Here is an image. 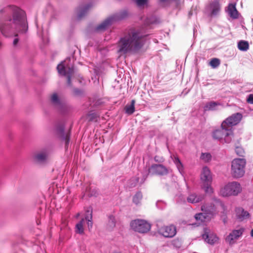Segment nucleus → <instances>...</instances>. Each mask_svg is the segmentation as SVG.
<instances>
[{
  "label": "nucleus",
  "mask_w": 253,
  "mask_h": 253,
  "mask_svg": "<svg viewBox=\"0 0 253 253\" xmlns=\"http://www.w3.org/2000/svg\"><path fill=\"white\" fill-rule=\"evenodd\" d=\"M28 28L25 12L15 6H8L0 11V31L8 37L17 32H25Z\"/></svg>",
  "instance_id": "f257e3e1"
},
{
  "label": "nucleus",
  "mask_w": 253,
  "mask_h": 253,
  "mask_svg": "<svg viewBox=\"0 0 253 253\" xmlns=\"http://www.w3.org/2000/svg\"><path fill=\"white\" fill-rule=\"evenodd\" d=\"M145 43V36L138 30L130 29L120 38L117 42L118 53H136Z\"/></svg>",
  "instance_id": "f03ea898"
},
{
  "label": "nucleus",
  "mask_w": 253,
  "mask_h": 253,
  "mask_svg": "<svg viewBox=\"0 0 253 253\" xmlns=\"http://www.w3.org/2000/svg\"><path fill=\"white\" fill-rule=\"evenodd\" d=\"M242 115L241 113H237L227 118L221 124V128L225 130L226 133L224 141L227 143L231 142L234 137V134L232 130V126L237 125L241 120Z\"/></svg>",
  "instance_id": "7ed1b4c3"
},
{
  "label": "nucleus",
  "mask_w": 253,
  "mask_h": 253,
  "mask_svg": "<svg viewBox=\"0 0 253 253\" xmlns=\"http://www.w3.org/2000/svg\"><path fill=\"white\" fill-rule=\"evenodd\" d=\"M246 163V160L245 159H234L231 162V175L235 178L243 177L245 173Z\"/></svg>",
  "instance_id": "20e7f679"
},
{
  "label": "nucleus",
  "mask_w": 253,
  "mask_h": 253,
  "mask_svg": "<svg viewBox=\"0 0 253 253\" xmlns=\"http://www.w3.org/2000/svg\"><path fill=\"white\" fill-rule=\"evenodd\" d=\"M241 191L240 184L237 182H229L221 188L219 194L223 197L236 196Z\"/></svg>",
  "instance_id": "39448f33"
},
{
  "label": "nucleus",
  "mask_w": 253,
  "mask_h": 253,
  "mask_svg": "<svg viewBox=\"0 0 253 253\" xmlns=\"http://www.w3.org/2000/svg\"><path fill=\"white\" fill-rule=\"evenodd\" d=\"M127 13L126 11H124L119 15L111 16L107 18L102 23L97 26L95 28V30L97 32L103 31L114 21L124 18L127 16Z\"/></svg>",
  "instance_id": "423d86ee"
},
{
  "label": "nucleus",
  "mask_w": 253,
  "mask_h": 253,
  "mask_svg": "<svg viewBox=\"0 0 253 253\" xmlns=\"http://www.w3.org/2000/svg\"><path fill=\"white\" fill-rule=\"evenodd\" d=\"M130 226L135 231L142 233L147 232L151 228V225L147 221L139 219L132 220Z\"/></svg>",
  "instance_id": "0eeeda50"
},
{
  "label": "nucleus",
  "mask_w": 253,
  "mask_h": 253,
  "mask_svg": "<svg viewBox=\"0 0 253 253\" xmlns=\"http://www.w3.org/2000/svg\"><path fill=\"white\" fill-rule=\"evenodd\" d=\"M64 62H62L58 65L57 69L59 74L66 76L67 78V83L69 85H71V77L74 74V69L73 67H66Z\"/></svg>",
  "instance_id": "6e6552de"
},
{
  "label": "nucleus",
  "mask_w": 253,
  "mask_h": 253,
  "mask_svg": "<svg viewBox=\"0 0 253 253\" xmlns=\"http://www.w3.org/2000/svg\"><path fill=\"white\" fill-rule=\"evenodd\" d=\"M221 205L222 203L219 200L214 198L213 203L202 206L201 210L202 211L205 212V214L211 216L216 211L217 208Z\"/></svg>",
  "instance_id": "1a4fd4ad"
},
{
  "label": "nucleus",
  "mask_w": 253,
  "mask_h": 253,
  "mask_svg": "<svg viewBox=\"0 0 253 253\" xmlns=\"http://www.w3.org/2000/svg\"><path fill=\"white\" fill-rule=\"evenodd\" d=\"M159 232L165 237L171 238L176 234V227L172 225L163 226L159 229Z\"/></svg>",
  "instance_id": "9d476101"
},
{
  "label": "nucleus",
  "mask_w": 253,
  "mask_h": 253,
  "mask_svg": "<svg viewBox=\"0 0 253 253\" xmlns=\"http://www.w3.org/2000/svg\"><path fill=\"white\" fill-rule=\"evenodd\" d=\"M244 232V229L241 228L238 230H233L226 238L225 240L230 245L234 244L237 240L241 237Z\"/></svg>",
  "instance_id": "9b49d317"
},
{
  "label": "nucleus",
  "mask_w": 253,
  "mask_h": 253,
  "mask_svg": "<svg viewBox=\"0 0 253 253\" xmlns=\"http://www.w3.org/2000/svg\"><path fill=\"white\" fill-rule=\"evenodd\" d=\"M152 174L164 175L168 173V169L162 165L154 164L153 165L150 169Z\"/></svg>",
  "instance_id": "f8f14e48"
},
{
  "label": "nucleus",
  "mask_w": 253,
  "mask_h": 253,
  "mask_svg": "<svg viewBox=\"0 0 253 253\" xmlns=\"http://www.w3.org/2000/svg\"><path fill=\"white\" fill-rule=\"evenodd\" d=\"M201 180L203 184H211V183L212 177L211 173L209 169L207 167L203 168L201 174Z\"/></svg>",
  "instance_id": "ddd939ff"
},
{
  "label": "nucleus",
  "mask_w": 253,
  "mask_h": 253,
  "mask_svg": "<svg viewBox=\"0 0 253 253\" xmlns=\"http://www.w3.org/2000/svg\"><path fill=\"white\" fill-rule=\"evenodd\" d=\"M209 9L211 12L210 16H216L221 9V6L218 0H215L211 1L209 6Z\"/></svg>",
  "instance_id": "4468645a"
},
{
  "label": "nucleus",
  "mask_w": 253,
  "mask_h": 253,
  "mask_svg": "<svg viewBox=\"0 0 253 253\" xmlns=\"http://www.w3.org/2000/svg\"><path fill=\"white\" fill-rule=\"evenodd\" d=\"M57 131L59 136L65 141L66 146H67L70 141V131L65 132L64 126L60 125L57 126Z\"/></svg>",
  "instance_id": "2eb2a0df"
},
{
  "label": "nucleus",
  "mask_w": 253,
  "mask_h": 253,
  "mask_svg": "<svg viewBox=\"0 0 253 253\" xmlns=\"http://www.w3.org/2000/svg\"><path fill=\"white\" fill-rule=\"evenodd\" d=\"M48 157L49 153L46 151H41L36 154L34 156L35 160L40 163L46 162L48 160Z\"/></svg>",
  "instance_id": "dca6fc26"
},
{
  "label": "nucleus",
  "mask_w": 253,
  "mask_h": 253,
  "mask_svg": "<svg viewBox=\"0 0 253 253\" xmlns=\"http://www.w3.org/2000/svg\"><path fill=\"white\" fill-rule=\"evenodd\" d=\"M204 199V196L202 194L193 193L189 195L187 200L189 203L196 204L201 202Z\"/></svg>",
  "instance_id": "f3484780"
},
{
  "label": "nucleus",
  "mask_w": 253,
  "mask_h": 253,
  "mask_svg": "<svg viewBox=\"0 0 253 253\" xmlns=\"http://www.w3.org/2000/svg\"><path fill=\"white\" fill-rule=\"evenodd\" d=\"M92 6L91 3H88L83 6H80L78 9V17L79 19H81L85 16L89 9Z\"/></svg>",
  "instance_id": "a211bd4d"
},
{
  "label": "nucleus",
  "mask_w": 253,
  "mask_h": 253,
  "mask_svg": "<svg viewBox=\"0 0 253 253\" xmlns=\"http://www.w3.org/2000/svg\"><path fill=\"white\" fill-rule=\"evenodd\" d=\"M228 13L232 19H236L239 17V12L236 9V4L230 3L228 6Z\"/></svg>",
  "instance_id": "6ab92c4d"
},
{
  "label": "nucleus",
  "mask_w": 253,
  "mask_h": 253,
  "mask_svg": "<svg viewBox=\"0 0 253 253\" xmlns=\"http://www.w3.org/2000/svg\"><path fill=\"white\" fill-rule=\"evenodd\" d=\"M236 213L237 218L240 220L248 218L250 215L249 213L247 211H245L240 207L236 209Z\"/></svg>",
  "instance_id": "aec40b11"
},
{
  "label": "nucleus",
  "mask_w": 253,
  "mask_h": 253,
  "mask_svg": "<svg viewBox=\"0 0 253 253\" xmlns=\"http://www.w3.org/2000/svg\"><path fill=\"white\" fill-rule=\"evenodd\" d=\"M203 238L209 244H213L218 240V238L216 236L214 235H209L207 232H205L203 235Z\"/></svg>",
  "instance_id": "412c9836"
},
{
  "label": "nucleus",
  "mask_w": 253,
  "mask_h": 253,
  "mask_svg": "<svg viewBox=\"0 0 253 253\" xmlns=\"http://www.w3.org/2000/svg\"><path fill=\"white\" fill-rule=\"evenodd\" d=\"M196 220L200 223L206 222L207 220H209L210 218V215L209 214H205V212L202 213H199L196 214L195 215Z\"/></svg>",
  "instance_id": "4be33fe9"
},
{
  "label": "nucleus",
  "mask_w": 253,
  "mask_h": 253,
  "mask_svg": "<svg viewBox=\"0 0 253 253\" xmlns=\"http://www.w3.org/2000/svg\"><path fill=\"white\" fill-rule=\"evenodd\" d=\"M51 102L52 105L56 108L60 109L62 105L57 94L53 93L51 96Z\"/></svg>",
  "instance_id": "5701e85b"
},
{
  "label": "nucleus",
  "mask_w": 253,
  "mask_h": 253,
  "mask_svg": "<svg viewBox=\"0 0 253 253\" xmlns=\"http://www.w3.org/2000/svg\"><path fill=\"white\" fill-rule=\"evenodd\" d=\"M135 101L134 100H132L131 101V104L128 105L127 104L124 108L125 111L126 113L128 115L132 114L135 111Z\"/></svg>",
  "instance_id": "b1692460"
},
{
  "label": "nucleus",
  "mask_w": 253,
  "mask_h": 253,
  "mask_svg": "<svg viewBox=\"0 0 253 253\" xmlns=\"http://www.w3.org/2000/svg\"><path fill=\"white\" fill-rule=\"evenodd\" d=\"M84 219L83 218L76 225V232L80 234H83L84 233Z\"/></svg>",
  "instance_id": "393cba45"
},
{
  "label": "nucleus",
  "mask_w": 253,
  "mask_h": 253,
  "mask_svg": "<svg viewBox=\"0 0 253 253\" xmlns=\"http://www.w3.org/2000/svg\"><path fill=\"white\" fill-rule=\"evenodd\" d=\"M235 147V151L237 155L239 156H242L244 153L243 149L241 147L240 141L239 140H237L234 143Z\"/></svg>",
  "instance_id": "a878e982"
},
{
  "label": "nucleus",
  "mask_w": 253,
  "mask_h": 253,
  "mask_svg": "<svg viewBox=\"0 0 253 253\" xmlns=\"http://www.w3.org/2000/svg\"><path fill=\"white\" fill-rule=\"evenodd\" d=\"M238 47L241 51H247L249 48V44L247 41H241L238 43Z\"/></svg>",
  "instance_id": "bb28decb"
},
{
  "label": "nucleus",
  "mask_w": 253,
  "mask_h": 253,
  "mask_svg": "<svg viewBox=\"0 0 253 253\" xmlns=\"http://www.w3.org/2000/svg\"><path fill=\"white\" fill-rule=\"evenodd\" d=\"M219 105L220 104L218 102L214 101H211L206 105V106H205V110H215V107Z\"/></svg>",
  "instance_id": "cd10ccee"
},
{
  "label": "nucleus",
  "mask_w": 253,
  "mask_h": 253,
  "mask_svg": "<svg viewBox=\"0 0 253 253\" xmlns=\"http://www.w3.org/2000/svg\"><path fill=\"white\" fill-rule=\"evenodd\" d=\"M116 226V220L115 217L111 215L109 217V220L107 224V228L108 230L113 229Z\"/></svg>",
  "instance_id": "c85d7f7f"
},
{
  "label": "nucleus",
  "mask_w": 253,
  "mask_h": 253,
  "mask_svg": "<svg viewBox=\"0 0 253 253\" xmlns=\"http://www.w3.org/2000/svg\"><path fill=\"white\" fill-rule=\"evenodd\" d=\"M223 131H225V130H223L222 129L221 130L220 129L215 130L213 132V134H212L213 137L214 139H221L223 137V136H224ZM225 133H226V132H225ZM225 135V134L224 135V136Z\"/></svg>",
  "instance_id": "c756f323"
},
{
  "label": "nucleus",
  "mask_w": 253,
  "mask_h": 253,
  "mask_svg": "<svg viewBox=\"0 0 253 253\" xmlns=\"http://www.w3.org/2000/svg\"><path fill=\"white\" fill-rule=\"evenodd\" d=\"M142 199V194L140 192H137L133 197V202L136 205H138L140 203V201Z\"/></svg>",
  "instance_id": "7c9ffc66"
},
{
  "label": "nucleus",
  "mask_w": 253,
  "mask_h": 253,
  "mask_svg": "<svg viewBox=\"0 0 253 253\" xmlns=\"http://www.w3.org/2000/svg\"><path fill=\"white\" fill-rule=\"evenodd\" d=\"M200 158L205 162H209L211 159V156L209 153H202Z\"/></svg>",
  "instance_id": "2f4dec72"
},
{
  "label": "nucleus",
  "mask_w": 253,
  "mask_h": 253,
  "mask_svg": "<svg viewBox=\"0 0 253 253\" xmlns=\"http://www.w3.org/2000/svg\"><path fill=\"white\" fill-rule=\"evenodd\" d=\"M220 60L218 58H212L210 62V65L213 68H215L217 67L219 64H220Z\"/></svg>",
  "instance_id": "473e14b6"
},
{
  "label": "nucleus",
  "mask_w": 253,
  "mask_h": 253,
  "mask_svg": "<svg viewBox=\"0 0 253 253\" xmlns=\"http://www.w3.org/2000/svg\"><path fill=\"white\" fill-rule=\"evenodd\" d=\"M202 188L204 189L205 192L209 194H211L213 193V189L211 187V184H203Z\"/></svg>",
  "instance_id": "72a5a7b5"
},
{
  "label": "nucleus",
  "mask_w": 253,
  "mask_h": 253,
  "mask_svg": "<svg viewBox=\"0 0 253 253\" xmlns=\"http://www.w3.org/2000/svg\"><path fill=\"white\" fill-rule=\"evenodd\" d=\"M89 215L90 216H88V215H86L85 216V220L88 221V228L89 229L90 228H92V222H91V219H92V212L91 211L90 213H89Z\"/></svg>",
  "instance_id": "f704fd0d"
},
{
  "label": "nucleus",
  "mask_w": 253,
  "mask_h": 253,
  "mask_svg": "<svg viewBox=\"0 0 253 253\" xmlns=\"http://www.w3.org/2000/svg\"><path fill=\"white\" fill-rule=\"evenodd\" d=\"M174 163L175 164V165H176L178 169L180 170V169H182V165L180 161V160L178 158H174Z\"/></svg>",
  "instance_id": "c9c22d12"
},
{
  "label": "nucleus",
  "mask_w": 253,
  "mask_h": 253,
  "mask_svg": "<svg viewBox=\"0 0 253 253\" xmlns=\"http://www.w3.org/2000/svg\"><path fill=\"white\" fill-rule=\"evenodd\" d=\"M147 0H136V3L138 6H142L144 5Z\"/></svg>",
  "instance_id": "e433bc0d"
},
{
  "label": "nucleus",
  "mask_w": 253,
  "mask_h": 253,
  "mask_svg": "<svg viewBox=\"0 0 253 253\" xmlns=\"http://www.w3.org/2000/svg\"><path fill=\"white\" fill-rule=\"evenodd\" d=\"M247 102L250 104H253V94H251L248 96Z\"/></svg>",
  "instance_id": "4c0bfd02"
},
{
  "label": "nucleus",
  "mask_w": 253,
  "mask_h": 253,
  "mask_svg": "<svg viewBox=\"0 0 253 253\" xmlns=\"http://www.w3.org/2000/svg\"><path fill=\"white\" fill-rule=\"evenodd\" d=\"M96 117V116L94 113H91V114H88V117L89 121H93L95 119Z\"/></svg>",
  "instance_id": "58836bf2"
},
{
  "label": "nucleus",
  "mask_w": 253,
  "mask_h": 253,
  "mask_svg": "<svg viewBox=\"0 0 253 253\" xmlns=\"http://www.w3.org/2000/svg\"><path fill=\"white\" fill-rule=\"evenodd\" d=\"M172 244L174 246L179 247L180 246V243L178 240H174L172 242Z\"/></svg>",
  "instance_id": "ea45409f"
},
{
  "label": "nucleus",
  "mask_w": 253,
  "mask_h": 253,
  "mask_svg": "<svg viewBox=\"0 0 253 253\" xmlns=\"http://www.w3.org/2000/svg\"><path fill=\"white\" fill-rule=\"evenodd\" d=\"M18 42H19L18 39H17V38L15 39L14 40V41H13V45L15 46L16 45H17V44L18 43Z\"/></svg>",
  "instance_id": "a19ab883"
},
{
  "label": "nucleus",
  "mask_w": 253,
  "mask_h": 253,
  "mask_svg": "<svg viewBox=\"0 0 253 253\" xmlns=\"http://www.w3.org/2000/svg\"><path fill=\"white\" fill-rule=\"evenodd\" d=\"M251 236L253 237V229L251 231Z\"/></svg>",
  "instance_id": "79ce46f5"
},
{
  "label": "nucleus",
  "mask_w": 253,
  "mask_h": 253,
  "mask_svg": "<svg viewBox=\"0 0 253 253\" xmlns=\"http://www.w3.org/2000/svg\"><path fill=\"white\" fill-rule=\"evenodd\" d=\"M75 92L76 93H78V91L77 89L75 90Z\"/></svg>",
  "instance_id": "37998d69"
},
{
  "label": "nucleus",
  "mask_w": 253,
  "mask_h": 253,
  "mask_svg": "<svg viewBox=\"0 0 253 253\" xmlns=\"http://www.w3.org/2000/svg\"><path fill=\"white\" fill-rule=\"evenodd\" d=\"M161 0V1H162V2H164V1H165L166 0Z\"/></svg>",
  "instance_id": "c03bdc74"
},
{
  "label": "nucleus",
  "mask_w": 253,
  "mask_h": 253,
  "mask_svg": "<svg viewBox=\"0 0 253 253\" xmlns=\"http://www.w3.org/2000/svg\"><path fill=\"white\" fill-rule=\"evenodd\" d=\"M87 212L88 213H89V211H87Z\"/></svg>",
  "instance_id": "a18cd8bd"
},
{
  "label": "nucleus",
  "mask_w": 253,
  "mask_h": 253,
  "mask_svg": "<svg viewBox=\"0 0 253 253\" xmlns=\"http://www.w3.org/2000/svg\"><path fill=\"white\" fill-rule=\"evenodd\" d=\"M1 42H0V46L1 45Z\"/></svg>",
  "instance_id": "49530a36"
}]
</instances>
